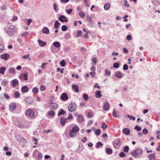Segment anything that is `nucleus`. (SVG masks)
<instances>
[{
	"label": "nucleus",
	"instance_id": "nucleus-32",
	"mask_svg": "<svg viewBox=\"0 0 160 160\" xmlns=\"http://www.w3.org/2000/svg\"><path fill=\"white\" fill-rule=\"evenodd\" d=\"M65 113V112L62 109H61L59 111V112L58 114V116L63 115Z\"/></svg>",
	"mask_w": 160,
	"mask_h": 160
},
{
	"label": "nucleus",
	"instance_id": "nucleus-33",
	"mask_svg": "<svg viewBox=\"0 0 160 160\" xmlns=\"http://www.w3.org/2000/svg\"><path fill=\"white\" fill-rule=\"evenodd\" d=\"M110 7V4L109 3H107L105 4L104 6V8L106 10H108Z\"/></svg>",
	"mask_w": 160,
	"mask_h": 160
},
{
	"label": "nucleus",
	"instance_id": "nucleus-43",
	"mask_svg": "<svg viewBox=\"0 0 160 160\" xmlns=\"http://www.w3.org/2000/svg\"><path fill=\"white\" fill-rule=\"evenodd\" d=\"M20 94L18 91H16L14 93V96L15 98H18L20 96Z\"/></svg>",
	"mask_w": 160,
	"mask_h": 160
},
{
	"label": "nucleus",
	"instance_id": "nucleus-64",
	"mask_svg": "<svg viewBox=\"0 0 160 160\" xmlns=\"http://www.w3.org/2000/svg\"><path fill=\"white\" fill-rule=\"evenodd\" d=\"M4 49L3 47L1 44H0V52H2Z\"/></svg>",
	"mask_w": 160,
	"mask_h": 160
},
{
	"label": "nucleus",
	"instance_id": "nucleus-17",
	"mask_svg": "<svg viewBox=\"0 0 160 160\" xmlns=\"http://www.w3.org/2000/svg\"><path fill=\"white\" fill-rule=\"evenodd\" d=\"M67 120V118H64V117L61 118L60 120L61 125L62 126H64Z\"/></svg>",
	"mask_w": 160,
	"mask_h": 160
},
{
	"label": "nucleus",
	"instance_id": "nucleus-21",
	"mask_svg": "<svg viewBox=\"0 0 160 160\" xmlns=\"http://www.w3.org/2000/svg\"><path fill=\"white\" fill-rule=\"evenodd\" d=\"M9 108L10 110L14 111L16 108V105L14 103H11L9 105Z\"/></svg>",
	"mask_w": 160,
	"mask_h": 160
},
{
	"label": "nucleus",
	"instance_id": "nucleus-53",
	"mask_svg": "<svg viewBox=\"0 0 160 160\" xmlns=\"http://www.w3.org/2000/svg\"><path fill=\"white\" fill-rule=\"evenodd\" d=\"M65 11L68 14H70L72 11V9H69L68 10L66 9Z\"/></svg>",
	"mask_w": 160,
	"mask_h": 160
},
{
	"label": "nucleus",
	"instance_id": "nucleus-51",
	"mask_svg": "<svg viewBox=\"0 0 160 160\" xmlns=\"http://www.w3.org/2000/svg\"><path fill=\"white\" fill-rule=\"evenodd\" d=\"M142 132L145 135L147 134L148 132V130L146 128H144L143 129Z\"/></svg>",
	"mask_w": 160,
	"mask_h": 160
},
{
	"label": "nucleus",
	"instance_id": "nucleus-25",
	"mask_svg": "<svg viewBox=\"0 0 160 160\" xmlns=\"http://www.w3.org/2000/svg\"><path fill=\"white\" fill-rule=\"evenodd\" d=\"M148 157L150 160H154L156 158V156L154 154H150Z\"/></svg>",
	"mask_w": 160,
	"mask_h": 160
},
{
	"label": "nucleus",
	"instance_id": "nucleus-3",
	"mask_svg": "<svg viewBox=\"0 0 160 160\" xmlns=\"http://www.w3.org/2000/svg\"><path fill=\"white\" fill-rule=\"evenodd\" d=\"M34 113V111L31 110L30 109L28 110L26 112V114L31 118H33L35 116Z\"/></svg>",
	"mask_w": 160,
	"mask_h": 160
},
{
	"label": "nucleus",
	"instance_id": "nucleus-30",
	"mask_svg": "<svg viewBox=\"0 0 160 160\" xmlns=\"http://www.w3.org/2000/svg\"><path fill=\"white\" fill-rule=\"evenodd\" d=\"M8 83V81L7 79L3 80L1 82V84L3 86H5Z\"/></svg>",
	"mask_w": 160,
	"mask_h": 160
},
{
	"label": "nucleus",
	"instance_id": "nucleus-9",
	"mask_svg": "<svg viewBox=\"0 0 160 160\" xmlns=\"http://www.w3.org/2000/svg\"><path fill=\"white\" fill-rule=\"evenodd\" d=\"M10 55L7 53H4L1 54L0 56V58L4 59L5 61H6L9 58Z\"/></svg>",
	"mask_w": 160,
	"mask_h": 160
},
{
	"label": "nucleus",
	"instance_id": "nucleus-52",
	"mask_svg": "<svg viewBox=\"0 0 160 160\" xmlns=\"http://www.w3.org/2000/svg\"><path fill=\"white\" fill-rule=\"evenodd\" d=\"M48 114L50 116H54L55 115V112L52 111H51L49 112Z\"/></svg>",
	"mask_w": 160,
	"mask_h": 160
},
{
	"label": "nucleus",
	"instance_id": "nucleus-42",
	"mask_svg": "<svg viewBox=\"0 0 160 160\" xmlns=\"http://www.w3.org/2000/svg\"><path fill=\"white\" fill-rule=\"evenodd\" d=\"M129 149V147L128 146H125L123 148V151L125 152H128Z\"/></svg>",
	"mask_w": 160,
	"mask_h": 160
},
{
	"label": "nucleus",
	"instance_id": "nucleus-34",
	"mask_svg": "<svg viewBox=\"0 0 160 160\" xmlns=\"http://www.w3.org/2000/svg\"><path fill=\"white\" fill-rule=\"evenodd\" d=\"M22 77L24 78L25 80L26 81L28 80V73H26L22 74Z\"/></svg>",
	"mask_w": 160,
	"mask_h": 160
},
{
	"label": "nucleus",
	"instance_id": "nucleus-45",
	"mask_svg": "<svg viewBox=\"0 0 160 160\" xmlns=\"http://www.w3.org/2000/svg\"><path fill=\"white\" fill-rule=\"evenodd\" d=\"M67 27L65 25H63L61 27V29L62 31H65L67 29Z\"/></svg>",
	"mask_w": 160,
	"mask_h": 160
},
{
	"label": "nucleus",
	"instance_id": "nucleus-41",
	"mask_svg": "<svg viewBox=\"0 0 160 160\" xmlns=\"http://www.w3.org/2000/svg\"><path fill=\"white\" fill-rule=\"evenodd\" d=\"M32 91L34 93H37L38 92V89L37 88H33Z\"/></svg>",
	"mask_w": 160,
	"mask_h": 160
},
{
	"label": "nucleus",
	"instance_id": "nucleus-15",
	"mask_svg": "<svg viewBox=\"0 0 160 160\" xmlns=\"http://www.w3.org/2000/svg\"><path fill=\"white\" fill-rule=\"evenodd\" d=\"M43 33L48 34L49 33V29L46 27H44L42 29V31Z\"/></svg>",
	"mask_w": 160,
	"mask_h": 160
},
{
	"label": "nucleus",
	"instance_id": "nucleus-23",
	"mask_svg": "<svg viewBox=\"0 0 160 160\" xmlns=\"http://www.w3.org/2000/svg\"><path fill=\"white\" fill-rule=\"evenodd\" d=\"M12 86L14 87L18 84V82L17 79H15L12 81Z\"/></svg>",
	"mask_w": 160,
	"mask_h": 160
},
{
	"label": "nucleus",
	"instance_id": "nucleus-62",
	"mask_svg": "<svg viewBox=\"0 0 160 160\" xmlns=\"http://www.w3.org/2000/svg\"><path fill=\"white\" fill-rule=\"evenodd\" d=\"M88 117L89 118L92 117L93 116V114L92 112H88Z\"/></svg>",
	"mask_w": 160,
	"mask_h": 160
},
{
	"label": "nucleus",
	"instance_id": "nucleus-28",
	"mask_svg": "<svg viewBox=\"0 0 160 160\" xmlns=\"http://www.w3.org/2000/svg\"><path fill=\"white\" fill-rule=\"evenodd\" d=\"M53 45L56 48H58L60 47V44L58 42H54L53 43Z\"/></svg>",
	"mask_w": 160,
	"mask_h": 160
},
{
	"label": "nucleus",
	"instance_id": "nucleus-14",
	"mask_svg": "<svg viewBox=\"0 0 160 160\" xmlns=\"http://www.w3.org/2000/svg\"><path fill=\"white\" fill-rule=\"evenodd\" d=\"M72 90H73L75 92H78L79 90L78 86L72 84Z\"/></svg>",
	"mask_w": 160,
	"mask_h": 160
},
{
	"label": "nucleus",
	"instance_id": "nucleus-61",
	"mask_svg": "<svg viewBox=\"0 0 160 160\" xmlns=\"http://www.w3.org/2000/svg\"><path fill=\"white\" fill-rule=\"evenodd\" d=\"M1 9L2 11H5L7 9V7L5 5H3L1 7Z\"/></svg>",
	"mask_w": 160,
	"mask_h": 160
},
{
	"label": "nucleus",
	"instance_id": "nucleus-7",
	"mask_svg": "<svg viewBox=\"0 0 160 160\" xmlns=\"http://www.w3.org/2000/svg\"><path fill=\"white\" fill-rule=\"evenodd\" d=\"M76 108V106L75 105L72 103L70 104L68 107V110L70 112H72L75 110Z\"/></svg>",
	"mask_w": 160,
	"mask_h": 160
},
{
	"label": "nucleus",
	"instance_id": "nucleus-20",
	"mask_svg": "<svg viewBox=\"0 0 160 160\" xmlns=\"http://www.w3.org/2000/svg\"><path fill=\"white\" fill-rule=\"evenodd\" d=\"M101 92L100 91H97L95 93V97L97 98H99L102 97V95L101 94Z\"/></svg>",
	"mask_w": 160,
	"mask_h": 160
},
{
	"label": "nucleus",
	"instance_id": "nucleus-59",
	"mask_svg": "<svg viewBox=\"0 0 160 160\" xmlns=\"http://www.w3.org/2000/svg\"><path fill=\"white\" fill-rule=\"evenodd\" d=\"M32 22V20L31 19H28L27 20V24L28 25H29L30 23Z\"/></svg>",
	"mask_w": 160,
	"mask_h": 160
},
{
	"label": "nucleus",
	"instance_id": "nucleus-35",
	"mask_svg": "<svg viewBox=\"0 0 160 160\" xmlns=\"http://www.w3.org/2000/svg\"><path fill=\"white\" fill-rule=\"evenodd\" d=\"M15 69L14 68H11L9 70V72L12 74H15Z\"/></svg>",
	"mask_w": 160,
	"mask_h": 160
},
{
	"label": "nucleus",
	"instance_id": "nucleus-26",
	"mask_svg": "<svg viewBox=\"0 0 160 160\" xmlns=\"http://www.w3.org/2000/svg\"><path fill=\"white\" fill-rule=\"evenodd\" d=\"M104 75L107 76H110L111 74V72L108 69H106L105 70Z\"/></svg>",
	"mask_w": 160,
	"mask_h": 160
},
{
	"label": "nucleus",
	"instance_id": "nucleus-2",
	"mask_svg": "<svg viewBox=\"0 0 160 160\" xmlns=\"http://www.w3.org/2000/svg\"><path fill=\"white\" fill-rule=\"evenodd\" d=\"M79 130V128L78 126H75L72 128V130H71L69 132L70 136L71 137H74V133H76Z\"/></svg>",
	"mask_w": 160,
	"mask_h": 160
},
{
	"label": "nucleus",
	"instance_id": "nucleus-50",
	"mask_svg": "<svg viewBox=\"0 0 160 160\" xmlns=\"http://www.w3.org/2000/svg\"><path fill=\"white\" fill-rule=\"evenodd\" d=\"M134 129L136 130L137 131H139L141 130L142 128L140 127H139L137 125L134 128Z\"/></svg>",
	"mask_w": 160,
	"mask_h": 160
},
{
	"label": "nucleus",
	"instance_id": "nucleus-10",
	"mask_svg": "<svg viewBox=\"0 0 160 160\" xmlns=\"http://www.w3.org/2000/svg\"><path fill=\"white\" fill-rule=\"evenodd\" d=\"M60 98L63 101L67 100L68 97L67 94L65 93H62L61 96Z\"/></svg>",
	"mask_w": 160,
	"mask_h": 160
},
{
	"label": "nucleus",
	"instance_id": "nucleus-56",
	"mask_svg": "<svg viewBox=\"0 0 160 160\" xmlns=\"http://www.w3.org/2000/svg\"><path fill=\"white\" fill-rule=\"evenodd\" d=\"M28 35V33L27 32H24L22 34V36L25 37H27Z\"/></svg>",
	"mask_w": 160,
	"mask_h": 160
},
{
	"label": "nucleus",
	"instance_id": "nucleus-29",
	"mask_svg": "<svg viewBox=\"0 0 160 160\" xmlns=\"http://www.w3.org/2000/svg\"><path fill=\"white\" fill-rule=\"evenodd\" d=\"M60 24V23L57 20L56 21L54 25V27L55 29H58Z\"/></svg>",
	"mask_w": 160,
	"mask_h": 160
},
{
	"label": "nucleus",
	"instance_id": "nucleus-16",
	"mask_svg": "<svg viewBox=\"0 0 160 160\" xmlns=\"http://www.w3.org/2000/svg\"><path fill=\"white\" fill-rule=\"evenodd\" d=\"M50 107L52 109H56L58 108V106L56 103H52L50 104Z\"/></svg>",
	"mask_w": 160,
	"mask_h": 160
},
{
	"label": "nucleus",
	"instance_id": "nucleus-48",
	"mask_svg": "<svg viewBox=\"0 0 160 160\" xmlns=\"http://www.w3.org/2000/svg\"><path fill=\"white\" fill-rule=\"evenodd\" d=\"M113 67L114 68H118L119 67V64L118 62H115L113 63Z\"/></svg>",
	"mask_w": 160,
	"mask_h": 160
},
{
	"label": "nucleus",
	"instance_id": "nucleus-27",
	"mask_svg": "<svg viewBox=\"0 0 160 160\" xmlns=\"http://www.w3.org/2000/svg\"><path fill=\"white\" fill-rule=\"evenodd\" d=\"M16 124V125L17 127L20 128H25V126L24 125H23L20 122H18L17 124Z\"/></svg>",
	"mask_w": 160,
	"mask_h": 160
},
{
	"label": "nucleus",
	"instance_id": "nucleus-31",
	"mask_svg": "<svg viewBox=\"0 0 160 160\" xmlns=\"http://www.w3.org/2000/svg\"><path fill=\"white\" fill-rule=\"evenodd\" d=\"M5 67H2L0 68V73L4 74L5 73Z\"/></svg>",
	"mask_w": 160,
	"mask_h": 160
},
{
	"label": "nucleus",
	"instance_id": "nucleus-5",
	"mask_svg": "<svg viewBox=\"0 0 160 160\" xmlns=\"http://www.w3.org/2000/svg\"><path fill=\"white\" fill-rule=\"evenodd\" d=\"M37 153L38 154V159L39 160H41L42 157V154L39 152L37 150H34L33 152V157L35 159H36V156H35V155Z\"/></svg>",
	"mask_w": 160,
	"mask_h": 160
},
{
	"label": "nucleus",
	"instance_id": "nucleus-40",
	"mask_svg": "<svg viewBox=\"0 0 160 160\" xmlns=\"http://www.w3.org/2000/svg\"><path fill=\"white\" fill-rule=\"evenodd\" d=\"M101 128L103 129V130H105L107 128V126L105 122H102Z\"/></svg>",
	"mask_w": 160,
	"mask_h": 160
},
{
	"label": "nucleus",
	"instance_id": "nucleus-57",
	"mask_svg": "<svg viewBox=\"0 0 160 160\" xmlns=\"http://www.w3.org/2000/svg\"><path fill=\"white\" fill-rule=\"evenodd\" d=\"M132 39V36L130 35H128L127 36V40L128 41H130Z\"/></svg>",
	"mask_w": 160,
	"mask_h": 160
},
{
	"label": "nucleus",
	"instance_id": "nucleus-37",
	"mask_svg": "<svg viewBox=\"0 0 160 160\" xmlns=\"http://www.w3.org/2000/svg\"><path fill=\"white\" fill-rule=\"evenodd\" d=\"M106 152L108 154H111L112 153V150L110 148H107L106 150Z\"/></svg>",
	"mask_w": 160,
	"mask_h": 160
},
{
	"label": "nucleus",
	"instance_id": "nucleus-44",
	"mask_svg": "<svg viewBox=\"0 0 160 160\" xmlns=\"http://www.w3.org/2000/svg\"><path fill=\"white\" fill-rule=\"evenodd\" d=\"M79 15L82 18H83L85 16V13L83 12H80L79 13Z\"/></svg>",
	"mask_w": 160,
	"mask_h": 160
},
{
	"label": "nucleus",
	"instance_id": "nucleus-18",
	"mask_svg": "<svg viewBox=\"0 0 160 160\" xmlns=\"http://www.w3.org/2000/svg\"><path fill=\"white\" fill-rule=\"evenodd\" d=\"M38 42L39 45L41 47H44L45 46L46 44V42H44L39 39L38 40Z\"/></svg>",
	"mask_w": 160,
	"mask_h": 160
},
{
	"label": "nucleus",
	"instance_id": "nucleus-36",
	"mask_svg": "<svg viewBox=\"0 0 160 160\" xmlns=\"http://www.w3.org/2000/svg\"><path fill=\"white\" fill-rule=\"evenodd\" d=\"M101 132V131L99 129H96L95 131V133L97 136L99 135L100 134Z\"/></svg>",
	"mask_w": 160,
	"mask_h": 160
},
{
	"label": "nucleus",
	"instance_id": "nucleus-38",
	"mask_svg": "<svg viewBox=\"0 0 160 160\" xmlns=\"http://www.w3.org/2000/svg\"><path fill=\"white\" fill-rule=\"evenodd\" d=\"M66 63V62L64 60H62L60 62V65L62 67L65 66Z\"/></svg>",
	"mask_w": 160,
	"mask_h": 160
},
{
	"label": "nucleus",
	"instance_id": "nucleus-19",
	"mask_svg": "<svg viewBox=\"0 0 160 160\" xmlns=\"http://www.w3.org/2000/svg\"><path fill=\"white\" fill-rule=\"evenodd\" d=\"M122 132L125 134L128 135L130 133V131L128 128H125L123 129Z\"/></svg>",
	"mask_w": 160,
	"mask_h": 160
},
{
	"label": "nucleus",
	"instance_id": "nucleus-11",
	"mask_svg": "<svg viewBox=\"0 0 160 160\" xmlns=\"http://www.w3.org/2000/svg\"><path fill=\"white\" fill-rule=\"evenodd\" d=\"M115 76L118 78H121L122 77V73L119 71H117L115 74Z\"/></svg>",
	"mask_w": 160,
	"mask_h": 160
},
{
	"label": "nucleus",
	"instance_id": "nucleus-4",
	"mask_svg": "<svg viewBox=\"0 0 160 160\" xmlns=\"http://www.w3.org/2000/svg\"><path fill=\"white\" fill-rule=\"evenodd\" d=\"M120 141L119 139H115L114 141V147L118 149L120 148L121 144L120 143Z\"/></svg>",
	"mask_w": 160,
	"mask_h": 160
},
{
	"label": "nucleus",
	"instance_id": "nucleus-6",
	"mask_svg": "<svg viewBox=\"0 0 160 160\" xmlns=\"http://www.w3.org/2000/svg\"><path fill=\"white\" fill-rule=\"evenodd\" d=\"M7 32L9 35L11 36H12L14 33V26H12L9 27L8 28Z\"/></svg>",
	"mask_w": 160,
	"mask_h": 160
},
{
	"label": "nucleus",
	"instance_id": "nucleus-54",
	"mask_svg": "<svg viewBox=\"0 0 160 160\" xmlns=\"http://www.w3.org/2000/svg\"><path fill=\"white\" fill-rule=\"evenodd\" d=\"M124 70H127L128 69V66L127 64H125L124 65L123 67Z\"/></svg>",
	"mask_w": 160,
	"mask_h": 160
},
{
	"label": "nucleus",
	"instance_id": "nucleus-22",
	"mask_svg": "<svg viewBox=\"0 0 160 160\" xmlns=\"http://www.w3.org/2000/svg\"><path fill=\"white\" fill-rule=\"evenodd\" d=\"M25 100L28 104H31L32 102V99L31 97L26 98Z\"/></svg>",
	"mask_w": 160,
	"mask_h": 160
},
{
	"label": "nucleus",
	"instance_id": "nucleus-12",
	"mask_svg": "<svg viewBox=\"0 0 160 160\" xmlns=\"http://www.w3.org/2000/svg\"><path fill=\"white\" fill-rule=\"evenodd\" d=\"M78 120L80 122H83L84 121V119L83 116L82 115H79L78 116Z\"/></svg>",
	"mask_w": 160,
	"mask_h": 160
},
{
	"label": "nucleus",
	"instance_id": "nucleus-39",
	"mask_svg": "<svg viewBox=\"0 0 160 160\" xmlns=\"http://www.w3.org/2000/svg\"><path fill=\"white\" fill-rule=\"evenodd\" d=\"M53 8L55 11L57 12L58 10V8L57 7V4L56 3H54L53 5Z\"/></svg>",
	"mask_w": 160,
	"mask_h": 160
},
{
	"label": "nucleus",
	"instance_id": "nucleus-49",
	"mask_svg": "<svg viewBox=\"0 0 160 160\" xmlns=\"http://www.w3.org/2000/svg\"><path fill=\"white\" fill-rule=\"evenodd\" d=\"M83 99L85 101H88V95L87 94H84L83 95Z\"/></svg>",
	"mask_w": 160,
	"mask_h": 160
},
{
	"label": "nucleus",
	"instance_id": "nucleus-1",
	"mask_svg": "<svg viewBox=\"0 0 160 160\" xmlns=\"http://www.w3.org/2000/svg\"><path fill=\"white\" fill-rule=\"evenodd\" d=\"M143 152L142 149L137 148L131 152L130 154L133 157L136 158L140 157L142 155Z\"/></svg>",
	"mask_w": 160,
	"mask_h": 160
},
{
	"label": "nucleus",
	"instance_id": "nucleus-47",
	"mask_svg": "<svg viewBox=\"0 0 160 160\" xmlns=\"http://www.w3.org/2000/svg\"><path fill=\"white\" fill-rule=\"evenodd\" d=\"M112 116L113 117L117 118L118 116L117 115L116 112V110L115 109H114L113 110V112L112 113Z\"/></svg>",
	"mask_w": 160,
	"mask_h": 160
},
{
	"label": "nucleus",
	"instance_id": "nucleus-8",
	"mask_svg": "<svg viewBox=\"0 0 160 160\" xmlns=\"http://www.w3.org/2000/svg\"><path fill=\"white\" fill-rule=\"evenodd\" d=\"M58 20L62 22H67L68 21L67 17L64 15H60V17L58 18Z\"/></svg>",
	"mask_w": 160,
	"mask_h": 160
},
{
	"label": "nucleus",
	"instance_id": "nucleus-24",
	"mask_svg": "<svg viewBox=\"0 0 160 160\" xmlns=\"http://www.w3.org/2000/svg\"><path fill=\"white\" fill-rule=\"evenodd\" d=\"M28 90V88L27 86H25L22 88L21 91L24 93L27 92Z\"/></svg>",
	"mask_w": 160,
	"mask_h": 160
},
{
	"label": "nucleus",
	"instance_id": "nucleus-58",
	"mask_svg": "<svg viewBox=\"0 0 160 160\" xmlns=\"http://www.w3.org/2000/svg\"><path fill=\"white\" fill-rule=\"evenodd\" d=\"M87 19L89 22H90L91 21V17L90 16H87Z\"/></svg>",
	"mask_w": 160,
	"mask_h": 160
},
{
	"label": "nucleus",
	"instance_id": "nucleus-55",
	"mask_svg": "<svg viewBox=\"0 0 160 160\" xmlns=\"http://www.w3.org/2000/svg\"><path fill=\"white\" fill-rule=\"evenodd\" d=\"M119 155L121 157H124L126 156V154L123 152H121Z\"/></svg>",
	"mask_w": 160,
	"mask_h": 160
},
{
	"label": "nucleus",
	"instance_id": "nucleus-13",
	"mask_svg": "<svg viewBox=\"0 0 160 160\" xmlns=\"http://www.w3.org/2000/svg\"><path fill=\"white\" fill-rule=\"evenodd\" d=\"M109 108L110 106L108 102H106L105 103H104L103 108V109L104 111H108L109 109Z\"/></svg>",
	"mask_w": 160,
	"mask_h": 160
},
{
	"label": "nucleus",
	"instance_id": "nucleus-63",
	"mask_svg": "<svg viewBox=\"0 0 160 160\" xmlns=\"http://www.w3.org/2000/svg\"><path fill=\"white\" fill-rule=\"evenodd\" d=\"M82 32L81 31L78 30L77 32V37H79V36L81 35Z\"/></svg>",
	"mask_w": 160,
	"mask_h": 160
},
{
	"label": "nucleus",
	"instance_id": "nucleus-60",
	"mask_svg": "<svg viewBox=\"0 0 160 160\" xmlns=\"http://www.w3.org/2000/svg\"><path fill=\"white\" fill-rule=\"evenodd\" d=\"M124 5L125 7L128 8L129 7V5L128 3V2L126 0L124 1Z\"/></svg>",
	"mask_w": 160,
	"mask_h": 160
},
{
	"label": "nucleus",
	"instance_id": "nucleus-46",
	"mask_svg": "<svg viewBox=\"0 0 160 160\" xmlns=\"http://www.w3.org/2000/svg\"><path fill=\"white\" fill-rule=\"evenodd\" d=\"M103 144L101 143L100 142H98L97 144V145L96 146V147L97 148H98L100 147V146H102Z\"/></svg>",
	"mask_w": 160,
	"mask_h": 160
}]
</instances>
